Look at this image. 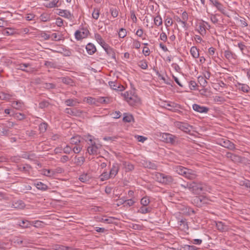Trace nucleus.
Instances as JSON below:
<instances>
[{
	"label": "nucleus",
	"instance_id": "nucleus-50",
	"mask_svg": "<svg viewBox=\"0 0 250 250\" xmlns=\"http://www.w3.org/2000/svg\"><path fill=\"white\" fill-rule=\"evenodd\" d=\"M198 249L194 246L185 245L182 247L180 250H198Z\"/></svg>",
	"mask_w": 250,
	"mask_h": 250
},
{
	"label": "nucleus",
	"instance_id": "nucleus-26",
	"mask_svg": "<svg viewBox=\"0 0 250 250\" xmlns=\"http://www.w3.org/2000/svg\"><path fill=\"white\" fill-rule=\"evenodd\" d=\"M187 168H186L181 166H177L174 167V169L176 172L178 174L181 175L182 176H184L185 173L186 171Z\"/></svg>",
	"mask_w": 250,
	"mask_h": 250
},
{
	"label": "nucleus",
	"instance_id": "nucleus-45",
	"mask_svg": "<svg viewBox=\"0 0 250 250\" xmlns=\"http://www.w3.org/2000/svg\"><path fill=\"white\" fill-rule=\"evenodd\" d=\"M40 19L43 22L48 21L50 20V16L47 13H43L40 16Z\"/></svg>",
	"mask_w": 250,
	"mask_h": 250
},
{
	"label": "nucleus",
	"instance_id": "nucleus-10",
	"mask_svg": "<svg viewBox=\"0 0 250 250\" xmlns=\"http://www.w3.org/2000/svg\"><path fill=\"white\" fill-rule=\"evenodd\" d=\"M89 31L87 29H82L80 30H77L75 33V36L77 40H81L87 37Z\"/></svg>",
	"mask_w": 250,
	"mask_h": 250
},
{
	"label": "nucleus",
	"instance_id": "nucleus-46",
	"mask_svg": "<svg viewBox=\"0 0 250 250\" xmlns=\"http://www.w3.org/2000/svg\"><path fill=\"white\" fill-rule=\"evenodd\" d=\"M80 142V137L79 136H75L71 138L70 143L72 145H79Z\"/></svg>",
	"mask_w": 250,
	"mask_h": 250
},
{
	"label": "nucleus",
	"instance_id": "nucleus-35",
	"mask_svg": "<svg viewBox=\"0 0 250 250\" xmlns=\"http://www.w3.org/2000/svg\"><path fill=\"white\" fill-rule=\"evenodd\" d=\"M35 185L38 189L42 190V191H45L48 188V186L46 185L41 182H38L37 183H35Z\"/></svg>",
	"mask_w": 250,
	"mask_h": 250
},
{
	"label": "nucleus",
	"instance_id": "nucleus-11",
	"mask_svg": "<svg viewBox=\"0 0 250 250\" xmlns=\"http://www.w3.org/2000/svg\"><path fill=\"white\" fill-rule=\"evenodd\" d=\"M226 156L235 163H239L242 162V158L241 156L231 152H227Z\"/></svg>",
	"mask_w": 250,
	"mask_h": 250
},
{
	"label": "nucleus",
	"instance_id": "nucleus-61",
	"mask_svg": "<svg viewBox=\"0 0 250 250\" xmlns=\"http://www.w3.org/2000/svg\"><path fill=\"white\" fill-rule=\"evenodd\" d=\"M49 104V102L46 101H43L39 103V107L42 109L48 106Z\"/></svg>",
	"mask_w": 250,
	"mask_h": 250
},
{
	"label": "nucleus",
	"instance_id": "nucleus-32",
	"mask_svg": "<svg viewBox=\"0 0 250 250\" xmlns=\"http://www.w3.org/2000/svg\"><path fill=\"white\" fill-rule=\"evenodd\" d=\"M190 52L192 56L195 59H197L199 57L198 49L195 46L191 47Z\"/></svg>",
	"mask_w": 250,
	"mask_h": 250
},
{
	"label": "nucleus",
	"instance_id": "nucleus-9",
	"mask_svg": "<svg viewBox=\"0 0 250 250\" xmlns=\"http://www.w3.org/2000/svg\"><path fill=\"white\" fill-rule=\"evenodd\" d=\"M218 144L221 146L231 150H234L236 149L235 145L227 139H222L219 141Z\"/></svg>",
	"mask_w": 250,
	"mask_h": 250
},
{
	"label": "nucleus",
	"instance_id": "nucleus-12",
	"mask_svg": "<svg viewBox=\"0 0 250 250\" xmlns=\"http://www.w3.org/2000/svg\"><path fill=\"white\" fill-rule=\"evenodd\" d=\"M192 108L194 111L200 113H207L209 110L208 107L201 106L196 104L192 105Z\"/></svg>",
	"mask_w": 250,
	"mask_h": 250
},
{
	"label": "nucleus",
	"instance_id": "nucleus-47",
	"mask_svg": "<svg viewBox=\"0 0 250 250\" xmlns=\"http://www.w3.org/2000/svg\"><path fill=\"white\" fill-rule=\"evenodd\" d=\"M140 203L142 206H147L150 203V200L148 197L145 196L141 199Z\"/></svg>",
	"mask_w": 250,
	"mask_h": 250
},
{
	"label": "nucleus",
	"instance_id": "nucleus-42",
	"mask_svg": "<svg viewBox=\"0 0 250 250\" xmlns=\"http://www.w3.org/2000/svg\"><path fill=\"white\" fill-rule=\"evenodd\" d=\"M123 117V121L126 123H130L133 120V117L131 114L125 113Z\"/></svg>",
	"mask_w": 250,
	"mask_h": 250
},
{
	"label": "nucleus",
	"instance_id": "nucleus-52",
	"mask_svg": "<svg viewBox=\"0 0 250 250\" xmlns=\"http://www.w3.org/2000/svg\"><path fill=\"white\" fill-rule=\"evenodd\" d=\"M48 125L46 123H42L39 125V130L41 133L45 132L47 129Z\"/></svg>",
	"mask_w": 250,
	"mask_h": 250
},
{
	"label": "nucleus",
	"instance_id": "nucleus-51",
	"mask_svg": "<svg viewBox=\"0 0 250 250\" xmlns=\"http://www.w3.org/2000/svg\"><path fill=\"white\" fill-rule=\"evenodd\" d=\"M110 12L113 18H116L118 15L119 11L118 8L111 7L110 8Z\"/></svg>",
	"mask_w": 250,
	"mask_h": 250
},
{
	"label": "nucleus",
	"instance_id": "nucleus-36",
	"mask_svg": "<svg viewBox=\"0 0 250 250\" xmlns=\"http://www.w3.org/2000/svg\"><path fill=\"white\" fill-rule=\"evenodd\" d=\"M206 25L204 23H200L198 27V30L201 35H204L206 33Z\"/></svg>",
	"mask_w": 250,
	"mask_h": 250
},
{
	"label": "nucleus",
	"instance_id": "nucleus-33",
	"mask_svg": "<svg viewBox=\"0 0 250 250\" xmlns=\"http://www.w3.org/2000/svg\"><path fill=\"white\" fill-rule=\"evenodd\" d=\"M188 13L186 12V11H184V12L182 13V26L183 27L185 28L187 27V21L188 20Z\"/></svg>",
	"mask_w": 250,
	"mask_h": 250
},
{
	"label": "nucleus",
	"instance_id": "nucleus-62",
	"mask_svg": "<svg viewBox=\"0 0 250 250\" xmlns=\"http://www.w3.org/2000/svg\"><path fill=\"white\" fill-rule=\"evenodd\" d=\"M15 118L19 120H22L25 118V115L22 113H17L15 114Z\"/></svg>",
	"mask_w": 250,
	"mask_h": 250
},
{
	"label": "nucleus",
	"instance_id": "nucleus-22",
	"mask_svg": "<svg viewBox=\"0 0 250 250\" xmlns=\"http://www.w3.org/2000/svg\"><path fill=\"white\" fill-rule=\"evenodd\" d=\"M25 207L24 203L21 200H18L13 202L12 205V207L17 209H22Z\"/></svg>",
	"mask_w": 250,
	"mask_h": 250
},
{
	"label": "nucleus",
	"instance_id": "nucleus-2",
	"mask_svg": "<svg viewBox=\"0 0 250 250\" xmlns=\"http://www.w3.org/2000/svg\"><path fill=\"white\" fill-rule=\"evenodd\" d=\"M153 179L156 181L165 185L171 184L173 181V179L171 176L164 173L155 172L153 174Z\"/></svg>",
	"mask_w": 250,
	"mask_h": 250
},
{
	"label": "nucleus",
	"instance_id": "nucleus-5",
	"mask_svg": "<svg viewBox=\"0 0 250 250\" xmlns=\"http://www.w3.org/2000/svg\"><path fill=\"white\" fill-rule=\"evenodd\" d=\"M160 136L163 142L167 143L174 144L176 143L177 139V137L169 133H163L161 134Z\"/></svg>",
	"mask_w": 250,
	"mask_h": 250
},
{
	"label": "nucleus",
	"instance_id": "nucleus-29",
	"mask_svg": "<svg viewBox=\"0 0 250 250\" xmlns=\"http://www.w3.org/2000/svg\"><path fill=\"white\" fill-rule=\"evenodd\" d=\"M86 49L87 53L90 55L93 54L96 51L95 46L91 43H89L87 44Z\"/></svg>",
	"mask_w": 250,
	"mask_h": 250
},
{
	"label": "nucleus",
	"instance_id": "nucleus-38",
	"mask_svg": "<svg viewBox=\"0 0 250 250\" xmlns=\"http://www.w3.org/2000/svg\"><path fill=\"white\" fill-rule=\"evenodd\" d=\"M123 165L126 172L132 171L134 168V166L129 162H125Z\"/></svg>",
	"mask_w": 250,
	"mask_h": 250
},
{
	"label": "nucleus",
	"instance_id": "nucleus-60",
	"mask_svg": "<svg viewBox=\"0 0 250 250\" xmlns=\"http://www.w3.org/2000/svg\"><path fill=\"white\" fill-rule=\"evenodd\" d=\"M12 95L5 93H2L0 95V98L2 100H9L11 98Z\"/></svg>",
	"mask_w": 250,
	"mask_h": 250
},
{
	"label": "nucleus",
	"instance_id": "nucleus-16",
	"mask_svg": "<svg viewBox=\"0 0 250 250\" xmlns=\"http://www.w3.org/2000/svg\"><path fill=\"white\" fill-rule=\"evenodd\" d=\"M119 168V165L118 163H115L113 164L109 172L110 176H111L112 178L115 177V176L118 174Z\"/></svg>",
	"mask_w": 250,
	"mask_h": 250
},
{
	"label": "nucleus",
	"instance_id": "nucleus-7",
	"mask_svg": "<svg viewBox=\"0 0 250 250\" xmlns=\"http://www.w3.org/2000/svg\"><path fill=\"white\" fill-rule=\"evenodd\" d=\"M91 142V146L87 147V150L90 155H97L98 154V149L101 147L100 145H97L95 142H93L92 139H89Z\"/></svg>",
	"mask_w": 250,
	"mask_h": 250
},
{
	"label": "nucleus",
	"instance_id": "nucleus-31",
	"mask_svg": "<svg viewBox=\"0 0 250 250\" xmlns=\"http://www.w3.org/2000/svg\"><path fill=\"white\" fill-rule=\"evenodd\" d=\"M44 65L47 68H59L57 63L53 61H45Z\"/></svg>",
	"mask_w": 250,
	"mask_h": 250
},
{
	"label": "nucleus",
	"instance_id": "nucleus-19",
	"mask_svg": "<svg viewBox=\"0 0 250 250\" xmlns=\"http://www.w3.org/2000/svg\"><path fill=\"white\" fill-rule=\"evenodd\" d=\"M224 55L226 58L229 62L235 60L237 58V56L230 50H226L224 52Z\"/></svg>",
	"mask_w": 250,
	"mask_h": 250
},
{
	"label": "nucleus",
	"instance_id": "nucleus-15",
	"mask_svg": "<svg viewBox=\"0 0 250 250\" xmlns=\"http://www.w3.org/2000/svg\"><path fill=\"white\" fill-rule=\"evenodd\" d=\"M178 227L183 230H186L188 229V226L187 220L185 218L178 219Z\"/></svg>",
	"mask_w": 250,
	"mask_h": 250
},
{
	"label": "nucleus",
	"instance_id": "nucleus-37",
	"mask_svg": "<svg viewBox=\"0 0 250 250\" xmlns=\"http://www.w3.org/2000/svg\"><path fill=\"white\" fill-rule=\"evenodd\" d=\"M75 159L76 160L75 164L78 166H81L85 162V158L83 156L78 157L76 156Z\"/></svg>",
	"mask_w": 250,
	"mask_h": 250
},
{
	"label": "nucleus",
	"instance_id": "nucleus-64",
	"mask_svg": "<svg viewBox=\"0 0 250 250\" xmlns=\"http://www.w3.org/2000/svg\"><path fill=\"white\" fill-rule=\"evenodd\" d=\"M72 150V148L67 145L63 148V152L65 154H70Z\"/></svg>",
	"mask_w": 250,
	"mask_h": 250
},
{
	"label": "nucleus",
	"instance_id": "nucleus-14",
	"mask_svg": "<svg viewBox=\"0 0 250 250\" xmlns=\"http://www.w3.org/2000/svg\"><path fill=\"white\" fill-rule=\"evenodd\" d=\"M65 112L69 115L74 116H80L82 111L77 108H66L65 109Z\"/></svg>",
	"mask_w": 250,
	"mask_h": 250
},
{
	"label": "nucleus",
	"instance_id": "nucleus-21",
	"mask_svg": "<svg viewBox=\"0 0 250 250\" xmlns=\"http://www.w3.org/2000/svg\"><path fill=\"white\" fill-rule=\"evenodd\" d=\"M216 226L217 229L222 232L227 231L229 229L228 226L221 221L216 222Z\"/></svg>",
	"mask_w": 250,
	"mask_h": 250
},
{
	"label": "nucleus",
	"instance_id": "nucleus-59",
	"mask_svg": "<svg viewBox=\"0 0 250 250\" xmlns=\"http://www.w3.org/2000/svg\"><path fill=\"white\" fill-rule=\"evenodd\" d=\"M146 167L148 168L156 169L157 166L156 165L151 162H146Z\"/></svg>",
	"mask_w": 250,
	"mask_h": 250
},
{
	"label": "nucleus",
	"instance_id": "nucleus-44",
	"mask_svg": "<svg viewBox=\"0 0 250 250\" xmlns=\"http://www.w3.org/2000/svg\"><path fill=\"white\" fill-rule=\"evenodd\" d=\"M19 225L23 228H28L32 226V222L26 220H22L21 222L20 223Z\"/></svg>",
	"mask_w": 250,
	"mask_h": 250
},
{
	"label": "nucleus",
	"instance_id": "nucleus-56",
	"mask_svg": "<svg viewBox=\"0 0 250 250\" xmlns=\"http://www.w3.org/2000/svg\"><path fill=\"white\" fill-rule=\"evenodd\" d=\"M55 250H71V248L68 247H65L61 245H56L54 247Z\"/></svg>",
	"mask_w": 250,
	"mask_h": 250
},
{
	"label": "nucleus",
	"instance_id": "nucleus-17",
	"mask_svg": "<svg viewBox=\"0 0 250 250\" xmlns=\"http://www.w3.org/2000/svg\"><path fill=\"white\" fill-rule=\"evenodd\" d=\"M108 84L110 87L114 90L122 91L124 89V87L117 82L110 81L108 82Z\"/></svg>",
	"mask_w": 250,
	"mask_h": 250
},
{
	"label": "nucleus",
	"instance_id": "nucleus-48",
	"mask_svg": "<svg viewBox=\"0 0 250 250\" xmlns=\"http://www.w3.org/2000/svg\"><path fill=\"white\" fill-rule=\"evenodd\" d=\"M138 65L143 69H146L148 65L147 62L145 60H143L138 62Z\"/></svg>",
	"mask_w": 250,
	"mask_h": 250
},
{
	"label": "nucleus",
	"instance_id": "nucleus-53",
	"mask_svg": "<svg viewBox=\"0 0 250 250\" xmlns=\"http://www.w3.org/2000/svg\"><path fill=\"white\" fill-rule=\"evenodd\" d=\"M89 178L90 177L87 174H83L80 176L79 179L81 182L84 183L88 181Z\"/></svg>",
	"mask_w": 250,
	"mask_h": 250
},
{
	"label": "nucleus",
	"instance_id": "nucleus-43",
	"mask_svg": "<svg viewBox=\"0 0 250 250\" xmlns=\"http://www.w3.org/2000/svg\"><path fill=\"white\" fill-rule=\"evenodd\" d=\"M14 33V30L11 28H7L3 29L2 31V34L3 35L9 36L12 35Z\"/></svg>",
	"mask_w": 250,
	"mask_h": 250
},
{
	"label": "nucleus",
	"instance_id": "nucleus-1",
	"mask_svg": "<svg viewBox=\"0 0 250 250\" xmlns=\"http://www.w3.org/2000/svg\"><path fill=\"white\" fill-rule=\"evenodd\" d=\"M209 188L205 183L201 182H192L189 183V190L195 194H199L202 192L208 191Z\"/></svg>",
	"mask_w": 250,
	"mask_h": 250
},
{
	"label": "nucleus",
	"instance_id": "nucleus-58",
	"mask_svg": "<svg viewBox=\"0 0 250 250\" xmlns=\"http://www.w3.org/2000/svg\"><path fill=\"white\" fill-rule=\"evenodd\" d=\"M9 130L6 127L0 128V135L7 136L9 134Z\"/></svg>",
	"mask_w": 250,
	"mask_h": 250
},
{
	"label": "nucleus",
	"instance_id": "nucleus-55",
	"mask_svg": "<svg viewBox=\"0 0 250 250\" xmlns=\"http://www.w3.org/2000/svg\"><path fill=\"white\" fill-rule=\"evenodd\" d=\"M43 225V223L41 221H32V226H34L36 228H42Z\"/></svg>",
	"mask_w": 250,
	"mask_h": 250
},
{
	"label": "nucleus",
	"instance_id": "nucleus-39",
	"mask_svg": "<svg viewBox=\"0 0 250 250\" xmlns=\"http://www.w3.org/2000/svg\"><path fill=\"white\" fill-rule=\"evenodd\" d=\"M238 89L242 90L244 92L248 93L250 90V87L246 84H242L238 83Z\"/></svg>",
	"mask_w": 250,
	"mask_h": 250
},
{
	"label": "nucleus",
	"instance_id": "nucleus-4",
	"mask_svg": "<svg viewBox=\"0 0 250 250\" xmlns=\"http://www.w3.org/2000/svg\"><path fill=\"white\" fill-rule=\"evenodd\" d=\"M30 63H21L16 64L15 67L17 70H20L27 73H31L34 71V68L32 67Z\"/></svg>",
	"mask_w": 250,
	"mask_h": 250
},
{
	"label": "nucleus",
	"instance_id": "nucleus-24",
	"mask_svg": "<svg viewBox=\"0 0 250 250\" xmlns=\"http://www.w3.org/2000/svg\"><path fill=\"white\" fill-rule=\"evenodd\" d=\"M21 157L24 159H27L30 160H34V159L36 158V155L35 154L31 152H25L21 154Z\"/></svg>",
	"mask_w": 250,
	"mask_h": 250
},
{
	"label": "nucleus",
	"instance_id": "nucleus-54",
	"mask_svg": "<svg viewBox=\"0 0 250 250\" xmlns=\"http://www.w3.org/2000/svg\"><path fill=\"white\" fill-rule=\"evenodd\" d=\"M100 15V10L98 8H94L92 16L93 19L98 20Z\"/></svg>",
	"mask_w": 250,
	"mask_h": 250
},
{
	"label": "nucleus",
	"instance_id": "nucleus-3",
	"mask_svg": "<svg viewBox=\"0 0 250 250\" xmlns=\"http://www.w3.org/2000/svg\"><path fill=\"white\" fill-rule=\"evenodd\" d=\"M122 95L125 98V100L130 105L133 106L140 103V98L135 94L134 91H126L124 94L122 93Z\"/></svg>",
	"mask_w": 250,
	"mask_h": 250
},
{
	"label": "nucleus",
	"instance_id": "nucleus-23",
	"mask_svg": "<svg viewBox=\"0 0 250 250\" xmlns=\"http://www.w3.org/2000/svg\"><path fill=\"white\" fill-rule=\"evenodd\" d=\"M94 37L96 40L102 46L103 48L104 46L107 47V44L105 43V42L103 39L102 36L99 34H95Z\"/></svg>",
	"mask_w": 250,
	"mask_h": 250
},
{
	"label": "nucleus",
	"instance_id": "nucleus-30",
	"mask_svg": "<svg viewBox=\"0 0 250 250\" xmlns=\"http://www.w3.org/2000/svg\"><path fill=\"white\" fill-rule=\"evenodd\" d=\"M152 208L147 206H142L138 210V212L141 214H146L151 212Z\"/></svg>",
	"mask_w": 250,
	"mask_h": 250
},
{
	"label": "nucleus",
	"instance_id": "nucleus-8",
	"mask_svg": "<svg viewBox=\"0 0 250 250\" xmlns=\"http://www.w3.org/2000/svg\"><path fill=\"white\" fill-rule=\"evenodd\" d=\"M175 126L186 133L190 132L192 128V126L188 124L180 122H175Z\"/></svg>",
	"mask_w": 250,
	"mask_h": 250
},
{
	"label": "nucleus",
	"instance_id": "nucleus-25",
	"mask_svg": "<svg viewBox=\"0 0 250 250\" xmlns=\"http://www.w3.org/2000/svg\"><path fill=\"white\" fill-rule=\"evenodd\" d=\"M46 1L47 2L43 3V5L48 8H52L53 7H58L61 5V3L58 4L59 1H57L56 2L55 1H52L49 2H48V1Z\"/></svg>",
	"mask_w": 250,
	"mask_h": 250
},
{
	"label": "nucleus",
	"instance_id": "nucleus-27",
	"mask_svg": "<svg viewBox=\"0 0 250 250\" xmlns=\"http://www.w3.org/2000/svg\"><path fill=\"white\" fill-rule=\"evenodd\" d=\"M65 104L69 106H75L80 102L76 99H69L65 101Z\"/></svg>",
	"mask_w": 250,
	"mask_h": 250
},
{
	"label": "nucleus",
	"instance_id": "nucleus-41",
	"mask_svg": "<svg viewBox=\"0 0 250 250\" xmlns=\"http://www.w3.org/2000/svg\"><path fill=\"white\" fill-rule=\"evenodd\" d=\"M110 178H112L111 176H110V173H108L107 171H104L100 176V179L101 181H104L105 180H108Z\"/></svg>",
	"mask_w": 250,
	"mask_h": 250
},
{
	"label": "nucleus",
	"instance_id": "nucleus-40",
	"mask_svg": "<svg viewBox=\"0 0 250 250\" xmlns=\"http://www.w3.org/2000/svg\"><path fill=\"white\" fill-rule=\"evenodd\" d=\"M62 82L67 85H72L74 82L72 79L68 77L61 78Z\"/></svg>",
	"mask_w": 250,
	"mask_h": 250
},
{
	"label": "nucleus",
	"instance_id": "nucleus-34",
	"mask_svg": "<svg viewBox=\"0 0 250 250\" xmlns=\"http://www.w3.org/2000/svg\"><path fill=\"white\" fill-rule=\"evenodd\" d=\"M56 172L52 169H43L42 170V174L46 176L52 177L55 175Z\"/></svg>",
	"mask_w": 250,
	"mask_h": 250
},
{
	"label": "nucleus",
	"instance_id": "nucleus-28",
	"mask_svg": "<svg viewBox=\"0 0 250 250\" xmlns=\"http://www.w3.org/2000/svg\"><path fill=\"white\" fill-rule=\"evenodd\" d=\"M12 106L19 110L23 107L24 104L21 101H14L12 102Z\"/></svg>",
	"mask_w": 250,
	"mask_h": 250
},
{
	"label": "nucleus",
	"instance_id": "nucleus-20",
	"mask_svg": "<svg viewBox=\"0 0 250 250\" xmlns=\"http://www.w3.org/2000/svg\"><path fill=\"white\" fill-rule=\"evenodd\" d=\"M213 4L223 14L226 13V7L222 4L219 1H211Z\"/></svg>",
	"mask_w": 250,
	"mask_h": 250
},
{
	"label": "nucleus",
	"instance_id": "nucleus-13",
	"mask_svg": "<svg viewBox=\"0 0 250 250\" xmlns=\"http://www.w3.org/2000/svg\"><path fill=\"white\" fill-rule=\"evenodd\" d=\"M185 173V174L184 176L189 180H194L197 176L196 172L191 169L187 168L186 171Z\"/></svg>",
	"mask_w": 250,
	"mask_h": 250
},
{
	"label": "nucleus",
	"instance_id": "nucleus-57",
	"mask_svg": "<svg viewBox=\"0 0 250 250\" xmlns=\"http://www.w3.org/2000/svg\"><path fill=\"white\" fill-rule=\"evenodd\" d=\"M154 23L157 26H159L162 24V19L160 16H157L154 19Z\"/></svg>",
	"mask_w": 250,
	"mask_h": 250
},
{
	"label": "nucleus",
	"instance_id": "nucleus-63",
	"mask_svg": "<svg viewBox=\"0 0 250 250\" xmlns=\"http://www.w3.org/2000/svg\"><path fill=\"white\" fill-rule=\"evenodd\" d=\"M126 35V31L125 29L121 28L119 32V36L120 38H123Z\"/></svg>",
	"mask_w": 250,
	"mask_h": 250
},
{
	"label": "nucleus",
	"instance_id": "nucleus-49",
	"mask_svg": "<svg viewBox=\"0 0 250 250\" xmlns=\"http://www.w3.org/2000/svg\"><path fill=\"white\" fill-rule=\"evenodd\" d=\"M198 82L200 84L205 87L207 86L208 82L207 80L204 78L203 77H199L198 78Z\"/></svg>",
	"mask_w": 250,
	"mask_h": 250
},
{
	"label": "nucleus",
	"instance_id": "nucleus-6",
	"mask_svg": "<svg viewBox=\"0 0 250 250\" xmlns=\"http://www.w3.org/2000/svg\"><path fill=\"white\" fill-rule=\"evenodd\" d=\"M209 199L204 196H196L193 200V203L198 207H201L204 205L209 203Z\"/></svg>",
	"mask_w": 250,
	"mask_h": 250
},
{
	"label": "nucleus",
	"instance_id": "nucleus-18",
	"mask_svg": "<svg viewBox=\"0 0 250 250\" xmlns=\"http://www.w3.org/2000/svg\"><path fill=\"white\" fill-rule=\"evenodd\" d=\"M103 48L106 51L107 54L111 59L114 60H116L115 53L113 48L110 47L108 44H107V47L104 46Z\"/></svg>",
	"mask_w": 250,
	"mask_h": 250
}]
</instances>
